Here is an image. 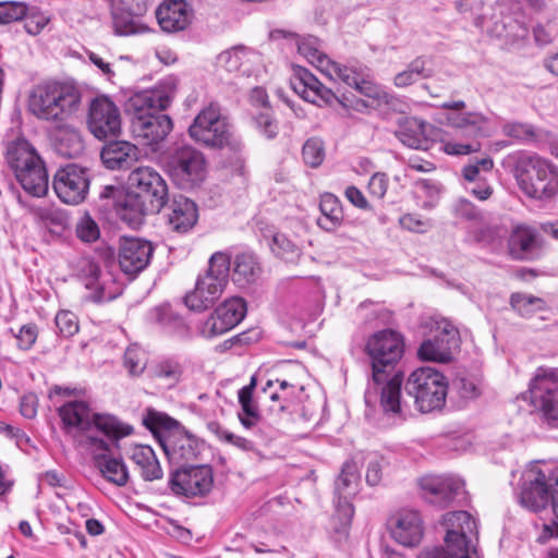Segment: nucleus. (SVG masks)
Listing matches in <instances>:
<instances>
[{
  "label": "nucleus",
  "instance_id": "63",
  "mask_svg": "<svg viewBox=\"0 0 558 558\" xmlns=\"http://www.w3.org/2000/svg\"><path fill=\"white\" fill-rule=\"evenodd\" d=\"M465 190L481 202L489 199L494 194V187L487 179H481L477 182H465Z\"/></svg>",
  "mask_w": 558,
  "mask_h": 558
},
{
  "label": "nucleus",
  "instance_id": "30",
  "mask_svg": "<svg viewBox=\"0 0 558 558\" xmlns=\"http://www.w3.org/2000/svg\"><path fill=\"white\" fill-rule=\"evenodd\" d=\"M5 159L14 173L43 161L33 145L24 137L8 143Z\"/></svg>",
  "mask_w": 558,
  "mask_h": 558
},
{
  "label": "nucleus",
  "instance_id": "62",
  "mask_svg": "<svg viewBox=\"0 0 558 558\" xmlns=\"http://www.w3.org/2000/svg\"><path fill=\"white\" fill-rule=\"evenodd\" d=\"M14 337L17 340V347L21 350L27 351L33 348L35 344L37 337H38V330L35 324H26L23 325L19 332L14 335Z\"/></svg>",
  "mask_w": 558,
  "mask_h": 558
},
{
  "label": "nucleus",
  "instance_id": "3",
  "mask_svg": "<svg viewBox=\"0 0 558 558\" xmlns=\"http://www.w3.org/2000/svg\"><path fill=\"white\" fill-rule=\"evenodd\" d=\"M168 201V185L153 167H137L128 177V191L120 203L119 216L136 226L146 215L158 214Z\"/></svg>",
  "mask_w": 558,
  "mask_h": 558
},
{
  "label": "nucleus",
  "instance_id": "35",
  "mask_svg": "<svg viewBox=\"0 0 558 558\" xmlns=\"http://www.w3.org/2000/svg\"><path fill=\"white\" fill-rule=\"evenodd\" d=\"M94 460L96 468L109 483L119 487H123L129 483V469L121 458H116L104 452L95 453Z\"/></svg>",
  "mask_w": 558,
  "mask_h": 558
},
{
  "label": "nucleus",
  "instance_id": "41",
  "mask_svg": "<svg viewBox=\"0 0 558 558\" xmlns=\"http://www.w3.org/2000/svg\"><path fill=\"white\" fill-rule=\"evenodd\" d=\"M359 481L357 464L353 461L345 462L335 484V493L338 496L337 502L350 501V497L357 490Z\"/></svg>",
  "mask_w": 558,
  "mask_h": 558
},
{
  "label": "nucleus",
  "instance_id": "31",
  "mask_svg": "<svg viewBox=\"0 0 558 558\" xmlns=\"http://www.w3.org/2000/svg\"><path fill=\"white\" fill-rule=\"evenodd\" d=\"M5 159L14 173L43 161L33 145L24 137L8 143Z\"/></svg>",
  "mask_w": 558,
  "mask_h": 558
},
{
  "label": "nucleus",
  "instance_id": "29",
  "mask_svg": "<svg viewBox=\"0 0 558 558\" xmlns=\"http://www.w3.org/2000/svg\"><path fill=\"white\" fill-rule=\"evenodd\" d=\"M136 145L126 141H113L101 150L100 157L104 165L110 170L126 169L138 158Z\"/></svg>",
  "mask_w": 558,
  "mask_h": 558
},
{
  "label": "nucleus",
  "instance_id": "4",
  "mask_svg": "<svg viewBox=\"0 0 558 558\" xmlns=\"http://www.w3.org/2000/svg\"><path fill=\"white\" fill-rule=\"evenodd\" d=\"M59 416L66 433H85L84 444L93 451H108V442L88 434L95 427L110 439L119 440L133 433V427L109 414H96L85 401H70L59 408Z\"/></svg>",
  "mask_w": 558,
  "mask_h": 558
},
{
  "label": "nucleus",
  "instance_id": "34",
  "mask_svg": "<svg viewBox=\"0 0 558 558\" xmlns=\"http://www.w3.org/2000/svg\"><path fill=\"white\" fill-rule=\"evenodd\" d=\"M148 319L159 326L168 336L179 339L190 338L189 326L181 316L174 314L169 307H155L149 312Z\"/></svg>",
  "mask_w": 558,
  "mask_h": 558
},
{
  "label": "nucleus",
  "instance_id": "53",
  "mask_svg": "<svg viewBox=\"0 0 558 558\" xmlns=\"http://www.w3.org/2000/svg\"><path fill=\"white\" fill-rule=\"evenodd\" d=\"M123 364L132 376L141 375L146 367V353L136 344L128 347L124 352Z\"/></svg>",
  "mask_w": 558,
  "mask_h": 558
},
{
  "label": "nucleus",
  "instance_id": "25",
  "mask_svg": "<svg viewBox=\"0 0 558 558\" xmlns=\"http://www.w3.org/2000/svg\"><path fill=\"white\" fill-rule=\"evenodd\" d=\"M160 446L171 462L183 465L196 460L201 452L198 440L182 426L174 434L160 438Z\"/></svg>",
  "mask_w": 558,
  "mask_h": 558
},
{
  "label": "nucleus",
  "instance_id": "37",
  "mask_svg": "<svg viewBox=\"0 0 558 558\" xmlns=\"http://www.w3.org/2000/svg\"><path fill=\"white\" fill-rule=\"evenodd\" d=\"M142 423L151 432L159 442L160 438L167 437L169 434H174L181 427V424L177 420L165 412L151 408L145 410Z\"/></svg>",
  "mask_w": 558,
  "mask_h": 558
},
{
  "label": "nucleus",
  "instance_id": "46",
  "mask_svg": "<svg viewBox=\"0 0 558 558\" xmlns=\"http://www.w3.org/2000/svg\"><path fill=\"white\" fill-rule=\"evenodd\" d=\"M337 518L340 521V525L333 527V539L337 544L342 543L349 536L351 526V520L354 515V508L351 501L344 500L343 502L336 504Z\"/></svg>",
  "mask_w": 558,
  "mask_h": 558
},
{
  "label": "nucleus",
  "instance_id": "57",
  "mask_svg": "<svg viewBox=\"0 0 558 558\" xmlns=\"http://www.w3.org/2000/svg\"><path fill=\"white\" fill-rule=\"evenodd\" d=\"M453 214L457 218L472 222H481L484 219L483 213L466 198H459L454 203Z\"/></svg>",
  "mask_w": 558,
  "mask_h": 558
},
{
  "label": "nucleus",
  "instance_id": "23",
  "mask_svg": "<svg viewBox=\"0 0 558 558\" xmlns=\"http://www.w3.org/2000/svg\"><path fill=\"white\" fill-rule=\"evenodd\" d=\"M165 217L171 231L185 234L198 220V208L195 202L184 195H174L166 207Z\"/></svg>",
  "mask_w": 558,
  "mask_h": 558
},
{
  "label": "nucleus",
  "instance_id": "18",
  "mask_svg": "<svg viewBox=\"0 0 558 558\" xmlns=\"http://www.w3.org/2000/svg\"><path fill=\"white\" fill-rule=\"evenodd\" d=\"M246 312V302L243 298L232 296L227 299L205 320L201 332L206 338L220 336L239 325L245 317Z\"/></svg>",
  "mask_w": 558,
  "mask_h": 558
},
{
  "label": "nucleus",
  "instance_id": "5",
  "mask_svg": "<svg viewBox=\"0 0 558 558\" xmlns=\"http://www.w3.org/2000/svg\"><path fill=\"white\" fill-rule=\"evenodd\" d=\"M520 190L530 198L550 201L558 195V168L538 155L517 150L505 158Z\"/></svg>",
  "mask_w": 558,
  "mask_h": 558
},
{
  "label": "nucleus",
  "instance_id": "56",
  "mask_svg": "<svg viewBox=\"0 0 558 558\" xmlns=\"http://www.w3.org/2000/svg\"><path fill=\"white\" fill-rule=\"evenodd\" d=\"M75 232L80 240L87 243L95 242L100 235L98 225L88 214L80 218L75 227Z\"/></svg>",
  "mask_w": 558,
  "mask_h": 558
},
{
  "label": "nucleus",
  "instance_id": "47",
  "mask_svg": "<svg viewBox=\"0 0 558 558\" xmlns=\"http://www.w3.org/2000/svg\"><path fill=\"white\" fill-rule=\"evenodd\" d=\"M313 38L314 37H302V39L298 43V51L310 63L324 71L330 62V59L327 54L319 50L316 41L312 40Z\"/></svg>",
  "mask_w": 558,
  "mask_h": 558
},
{
  "label": "nucleus",
  "instance_id": "55",
  "mask_svg": "<svg viewBox=\"0 0 558 558\" xmlns=\"http://www.w3.org/2000/svg\"><path fill=\"white\" fill-rule=\"evenodd\" d=\"M502 132L506 136L521 143H530L536 140L535 128L529 123L510 122L502 126Z\"/></svg>",
  "mask_w": 558,
  "mask_h": 558
},
{
  "label": "nucleus",
  "instance_id": "36",
  "mask_svg": "<svg viewBox=\"0 0 558 558\" xmlns=\"http://www.w3.org/2000/svg\"><path fill=\"white\" fill-rule=\"evenodd\" d=\"M130 458L140 469L144 481L153 482L162 477L161 466L151 447L135 445Z\"/></svg>",
  "mask_w": 558,
  "mask_h": 558
},
{
  "label": "nucleus",
  "instance_id": "44",
  "mask_svg": "<svg viewBox=\"0 0 558 558\" xmlns=\"http://www.w3.org/2000/svg\"><path fill=\"white\" fill-rule=\"evenodd\" d=\"M353 87L362 95L373 99L376 102V106L379 108L383 106L392 107L398 101L393 95L387 93L386 90L375 85L373 82L366 80L364 72L357 80V84H354Z\"/></svg>",
  "mask_w": 558,
  "mask_h": 558
},
{
  "label": "nucleus",
  "instance_id": "26",
  "mask_svg": "<svg viewBox=\"0 0 558 558\" xmlns=\"http://www.w3.org/2000/svg\"><path fill=\"white\" fill-rule=\"evenodd\" d=\"M423 521L417 511L402 510L391 527V536L405 547L418 545L423 538Z\"/></svg>",
  "mask_w": 558,
  "mask_h": 558
},
{
  "label": "nucleus",
  "instance_id": "51",
  "mask_svg": "<svg viewBox=\"0 0 558 558\" xmlns=\"http://www.w3.org/2000/svg\"><path fill=\"white\" fill-rule=\"evenodd\" d=\"M241 410L238 413L240 423L245 429H255L263 432L264 421L259 413V409L255 401L241 402L239 403Z\"/></svg>",
  "mask_w": 558,
  "mask_h": 558
},
{
  "label": "nucleus",
  "instance_id": "48",
  "mask_svg": "<svg viewBox=\"0 0 558 558\" xmlns=\"http://www.w3.org/2000/svg\"><path fill=\"white\" fill-rule=\"evenodd\" d=\"M154 375L174 385L183 375V366L177 357H165L155 365Z\"/></svg>",
  "mask_w": 558,
  "mask_h": 558
},
{
  "label": "nucleus",
  "instance_id": "10",
  "mask_svg": "<svg viewBox=\"0 0 558 558\" xmlns=\"http://www.w3.org/2000/svg\"><path fill=\"white\" fill-rule=\"evenodd\" d=\"M230 258L217 252L211 255L207 271L199 276L195 289L185 295V304L193 311H204L221 295L228 282Z\"/></svg>",
  "mask_w": 558,
  "mask_h": 558
},
{
  "label": "nucleus",
  "instance_id": "54",
  "mask_svg": "<svg viewBox=\"0 0 558 558\" xmlns=\"http://www.w3.org/2000/svg\"><path fill=\"white\" fill-rule=\"evenodd\" d=\"M27 5L21 1H0V24H10L24 19Z\"/></svg>",
  "mask_w": 558,
  "mask_h": 558
},
{
  "label": "nucleus",
  "instance_id": "19",
  "mask_svg": "<svg viewBox=\"0 0 558 558\" xmlns=\"http://www.w3.org/2000/svg\"><path fill=\"white\" fill-rule=\"evenodd\" d=\"M420 485L424 498L439 507H448L465 499L464 482L456 476H425Z\"/></svg>",
  "mask_w": 558,
  "mask_h": 558
},
{
  "label": "nucleus",
  "instance_id": "38",
  "mask_svg": "<svg viewBox=\"0 0 558 558\" xmlns=\"http://www.w3.org/2000/svg\"><path fill=\"white\" fill-rule=\"evenodd\" d=\"M54 150L65 158L78 157L84 150L80 132L69 125L59 129L54 135Z\"/></svg>",
  "mask_w": 558,
  "mask_h": 558
},
{
  "label": "nucleus",
  "instance_id": "17",
  "mask_svg": "<svg viewBox=\"0 0 558 558\" xmlns=\"http://www.w3.org/2000/svg\"><path fill=\"white\" fill-rule=\"evenodd\" d=\"M87 125L98 140L118 135L121 130L119 108L107 96L96 97L89 106Z\"/></svg>",
  "mask_w": 558,
  "mask_h": 558
},
{
  "label": "nucleus",
  "instance_id": "45",
  "mask_svg": "<svg viewBox=\"0 0 558 558\" xmlns=\"http://www.w3.org/2000/svg\"><path fill=\"white\" fill-rule=\"evenodd\" d=\"M113 26L116 35H138L148 32V27L140 16L129 12L113 13Z\"/></svg>",
  "mask_w": 558,
  "mask_h": 558
},
{
  "label": "nucleus",
  "instance_id": "12",
  "mask_svg": "<svg viewBox=\"0 0 558 558\" xmlns=\"http://www.w3.org/2000/svg\"><path fill=\"white\" fill-rule=\"evenodd\" d=\"M558 475V469H541L538 465L529 468L522 476L520 504L534 512L546 508L550 502L551 492L556 488L553 477Z\"/></svg>",
  "mask_w": 558,
  "mask_h": 558
},
{
  "label": "nucleus",
  "instance_id": "58",
  "mask_svg": "<svg viewBox=\"0 0 558 558\" xmlns=\"http://www.w3.org/2000/svg\"><path fill=\"white\" fill-rule=\"evenodd\" d=\"M56 326L65 338L74 336L78 331V322L74 313L70 311H60L54 318Z\"/></svg>",
  "mask_w": 558,
  "mask_h": 558
},
{
  "label": "nucleus",
  "instance_id": "14",
  "mask_svg": "<svg viewBox=\"0 0 558 558\" xmlns=\"http://www.w3.org/2000/svg\"><path fill=\"white\" fill-rule=\"evenodd\" d=\"M90 184L89 169L69 163L58 169L52 187L58 198L69 205L81 204L87 196Z\"/></svg>",
  "mask_w": 558,
  "mask_h": 558
},
{
  "label": "nucleus",
  "instance_id": "8",
  "mask_svg": "<svg viewBox=\"0 0 558 558\" xmlns=\"http://www.w3.org/2000/svg\"><path fill=\"white\" fill-rule=\"evenodd\" d=\"M189 133L192 138L207 147L229 148L230 151L239 155L238 161H242L240 155L244 144L239 136L231 132L230 125L221 117L218 105L210 104L203 109L189 128Z\"/></svg>",
  "mask_w": 558,
  "mask_h": 558
},
{
  "label": "nucleus",
  "instance_id": "27",
  "mask_svg": "<svg viewBox=\"0 0 558 558\" xmlns=\"http://www.w3.org/2000/svg\"><path fill=\"white\" fill-rule=\"evenodd\" d=\"M231 280L240 289H247L257 283L263 268L255 254L243 252L230 259Z\"/></svg>",
  "mask_w": 558,
  "mask_h": 558
},
{
  "label": "nucleus",
  "instance_id": "40",
  "mask_svg": "<svg viewBox=\"0 0 558 558\" xmlns=\"http://www.w3.org/2000/svg\"><path fill=\"white\" fill-rule=\"evenodd\" d=\"M31 213L35 220L43 225L51 233L61 234L69 226V217L65 211L52 206H34Z\"/></svg>",
  "mask_w": 558,
  "mask_h": 558
},
{
  "label": "nucleus",
  "instance_id": "64",
  "mask_svg": "<svg viewBox=\"0 0 558 558\" xmlns=\"http://www.w3.org/2000/svg\"><path fill=\"white\" fill-rule=\"evenodd\" d=\"M388 183H389V180H388V177L386 173L375 172L368 181V185H367L368 193L372 196L380 199L387 193Z\"/></svg>",
  "mask_w": 558,
  "mask_h": 558
},
{
  "label": "nucleus",
  "instance_id": "16",
  "mask_svg": "<svg viewBox=\"0 0 558 558\" xmlns=\"http://www.w3.org/2000/svg\"><path fill=\"white\" fill-rule=\"evenodd\" d=\"M213 484V470L206 464L182 465L169 480L171 490L185 497L204 496L211 490Z\"/></svg>",
  "mask_w": 558,
  "mask_h": 558
},
{
  "label": "nucleus",
  "instance_id": "9",
  "mask_svg": "<svg viewBox=\"0 0 558 558\" xmlns=\"http://www.w3.org/2000/svg\"><path fill=\"white\" fill-rule=\"evenodd\" d=\"M407 395L413 398L421 413L441 410L446 403L448 381L442 373L429 366L413 371L404 383Z\"/></svg>",
  "mask_w": 558,
  "mask_h": 558
},
{
  "label": "nucleus",
  "instance_id": "1",
  "mask_svg": "<svg viewBox=\"0 0 558 558\" xmlns=\"http://www.w3.org/2000/svg\"><path fill=\"white\" fill-rule=\"evenodd\" d=\"M365 353L372 367L365 402L369 404L379 391L380 407L386 414H403L405 405L400 399L403 375L396 372L404 353L402 336L391 329L377 331L367 339Z\"/></svg>",
  "mask_w": 558,
  "mask_h": 558
},
{
  "label": "nucleus",
  "instance_id": "7",
  "mask_svg": "<svg viewBox=\"0 0 558 558\" xmlns=\"http://www.w3.org/2000/svg\"><path fill=\"white\" fill-rule=\"evenodd\" d=\"M521 397L542 424L558 428V369L537 367Z\"/></svg>",
  "mask_w": 558,
  "mask_h": 558
},
{
  "label": "nucleus",
  "instance_id": "39",
  "mask_svg": "<svg viewBox=\"0 0 558 558\" xmlns=\"http://www.w3.org/2000/svg\"><path fill=\"white\" fill-rule=\"evenodd\" d=\"M319 208L322 217L318 218L317 225L326 230H336L343 221V211L340 201L331 193H325L320 197Z\"/></svg>",
  "mask_w": 558,
  "mask_h": 558
},
{
  "label": "nucleus",
  "instance_id": "20",
  "mask_svg": "<svg viewBox=\"0 0 558 558\" xmlns=\"http://www.w3.org/2000/svg\"><path fill=\"white\" fill-rule=\"evenodd\" d=\"M154 247L149 241L138 238H123L119 246V265L131 277L143 271L150 262Z\"/></svg>",
  "mask_w": 558,
  "mask_h": 558
},
{
  "label": "nucleus",
  "instance_id": "15",
  "mask_svg": "<svg viewBox=\"0 0 558 558\" xmlns=\"http://www.w3.org/2000/svg\"><path fill=\"white\" fill-rule=\"evenodd\" d=\"M434 336L426 339L418 348V356L424 361L448 363L453 352L460 347L459 330L448 319L435 322Z\"/></svg>",
  "mask_w": 558,
  "mask_h": 558
},
{
  "label": "nucleus",
  "instance_id": "24",
  "mask_svg": "<svg viewBox=\"0 0 558 558\" xmlns=\"http://www.w3.org/2000/svg\"><path fill=\"white\" fill-rule=\"evenodd\" d=\"M290 84L300 97L311 104H318L319 100L330 102L336 98L330 88L324 86L315 75L301 65H292Z\"/></svg>",
  "mask_w": 558,
  "mask_h": 558
},
{
  "label": "nucleus",
  "instance_id": "28",
  "mask_svg": "<svg viewBox=\"0 0 558 558\" xmlns=\"http://www.w3.org/2000/svg\"><path fill=\"white\" fill-rule=\"evenodd\" d=\"M448 124L469 138L487 137L490 135L489 120L480 112H450Z\"/></svg>",
  "mask_w": 558,
  "mask_h": 558
},
{
  "label": "nucleus",
  "instance_id": "42",
  "mask_svg": "<svg viewBox=\"0 0 558 558\" xmlns=\"http://www.w3.org/2000/svg\"><path fill=\"white\" fill-rule=\"evenodd\" d=\"M510 306L521 317L529 318L546 308L544 299L521 292H514L510 295Z\"/></svg>",
  "mask_w": 558,
  "mask_h": 558
},
{
  "label": "nucleus",
  "instance_id": "61",
  "mask_svg": "<svg viewBox=\"0 0 558 558\" xmlns=\"http://www.w3.org/2000/svg\"><path fill=\"white\" fill-rule=\"evenodd\" d=\"M255 128L268 140H272L278 134V124L269 112H262L254 117Z\"/></svg>",
  "mask_w": 558,
  "mask_h": 558
},
{
  "label": "nucleus",
  "instance_id": "6",
  "mask_svg": "<svg viewBox=\"0 0 558 558\" xmlns=\"http://www.w3.org/2000/svg\"><path fill=\"white\" fill-rule=\"evenodd\" d=\"M81 92L68 82H45L34 86L27 106L39 120L61 123L78 111Z\"/></svg>",
  "mask_w": 558,
  "mask_h": 558
},
{
  "label": "nucleus",
  "instance_id": "13",
  "mask_svg": "<svg viewBox=\"0 0 558 558\" xmlns=\"http://www.w3.org/2000/svg\"><path fill=\"white\" fill-rule=\"evenodd\" d=\"M168 166L171 177L182 189L198 186L207 174L204 155L191 146L177 148Z\"/></svg>",
  "mask_w": 558,
  "mask_h": 558
},
{
  "label": "nucleus",
  "instance_id": "11",
  "mask_svg": "<svg viewBox=\"0 0 558 558\" xmlns=\"http://www.w3.org/2000/svg\"><path fill=\"white\" fill-rule=\"evenodd\" d=\"M444 543L448 549L456 550L464 558H480L476 549L477 525L466 511H452L444 515Z\"/></svg>",
  "mask_w": 558,
  "mask_h": 558
},
{
  "label": "nucleus",
  "instance_id": "60",
  "mask_svg": "<svg viewBox=\"0 0 558 558\" xmlns=\"http://www.w3.org/2000/svg\"><path fill=\"white\" fill-rule=\"evenodd\" d=\"M366 459V482L371 486H376L383 478L384 458L377 453H371Z\"/></svg>",
  "mask_w": 558,
  "mask_h": 558
},
{
  "label": "nucleus",
  "instance_id": "33",
  "mask_svg": "<svg viewBox=\"0 0 558 558\" xmlns=\"http://www.w3.org/2000/svg\"><path fill=\"white\" fill-rule=\"evenodd\" d=\"M396 137L407 147L426 149L427 137L425 135V122L414 117L399 119Z\"/></svg>",
  "mask_w": 558,
  "mask_h": 558
},
{
  "label": "nucleus",
  "instance_id": "21",
  "mask_svg": "<svg viewBox=\"0 0 558 558\" xmlns=\"http://www.w3.org/2000/svg\"><path fill=\"white\" fill-rule=\"evenodd\" d=\"M545 248V241L537 229L527 225L513 227L509 240L508 250L513 259L533 260L537 258Z\"/></svg>",
  "mask_w": 558,
  "mask_h": 558
},
{
  "label": "nucleus",
  "instance_id": "32",
  "mask_svg": "<svg viewBox=\"0 0 558 558\" xmlns=\"http://www.w3.org/2000/svg\"><path fill=\"white\" fill-rule=\"evenodd\" d=\"M22 189L31 196L44 197L49 190V175L44 160L14 173Z\"/></svg>",
  "mask_w": 558,
  "mask_h": 558
},
{
  "label": "nucleus",
  "instance_id": "50",
  "mask_svg": "<svg viewBox=\"0 0 558 558\" xmlns=\"http://www.w3.org/2000/svg\"><path fill=\"white\" fill-rule=\"evenodd\" d=\"M493 168L494 161L490 157L475 158L462 168V177L465 182H477L486 179L485 175L490 173Z\"/></svg>",
  "mask_w": 558,
  "mask_h": 558
},
{
  "label": "nucleus",
  "instance_id": "22",
  "mask_svg": "<svg viewBox=\"0 0 558 558\" xmlns=\"http://www.w3.org/2000/svg\"><path fill=\"white\" fill-rule=\"evenodd\" d=\"M156 19L167 33L186 31L194 20V11L186 0H165L156 10Z\"/></svg>",
  "mask_w": 558,
  "mask_h": 558
},
{
  "label": "nucleus",
  "instance_id": "59",
  "mask_svg": "<svg viewBox=\"0 0 558 558\" xmlns=\"http://www.w3.org/2000/svg\"><path fill=\"white\" fill-rule=\"evenodd\" d=\"M272 251L286 259H293L300 254L298 245L282 233L274 236Z\"/></svg>",
  "mask_w": 558,
  "mask_h": 558
},
{
  "label": "nucleus",
  "instance_id": "52",
  "mask_svg": "<svg viewBox=\"0 0 558 558\" xmlns=\"http://www.w3.org/2000/svg\"><path fill=\"white\" fill-rule=\"evenodd\" d=\"M364 70L365 69L362 66L353 69L330 60L324 72H326L331 78H338L347 85L353 86L354 84H357V80L363 74Z\"/></svg>",
  "mask_w": 558,
  "mask_h": 558
},
{
  "label": "nucleus",
  "instance_id": "2",
  "mask_svg": "<svg viewBox=\"0 0 558 558\" xmlns=\"http://www.w3.org/2000/svg\"><path fill=\"white\" fill-rule=\"evenodd\" d=\"M175 83L167 80L151 89L134 94L126 102L131 116V132L142 145L162 142L172 130V120L160 113L168 108L175 94Z\"/></svg>",
  "mask_w": 558,
  "mask_h": 558
},
{
  "label": "nucleus",
  "instance_id": "49",
  "mask_svg": "<svg viewBox=\"0 0 558 558\" xmlns=\"http://www.w3.org/2000/svg\"><path fill=\"white\" fill-rule=\"evenodd\" d=\"M325 143L320 137H310L303 144L302 157L305 165L311 168L319 167L325 159Z\"/></svg>",
  "mask_w": 558,
  "mask_h": 558
},
{
  "label": "nucleus",
  "instance_id": "43",
  "mask_svg": "<svg viewBox=\"0 0 558 558\" xmlns=\"http://www.w3.org/2000/svg\"><path fill=\"white\" fill-rule=\"evenodd\" d=\"M76 270L78 276L85 280L87 289H95L102 293L105 281L100 266L90 257H81L76 262Z\"/></svg>",
  "mask_w": 558,
  "mask_h": 558
}]
</instances>
